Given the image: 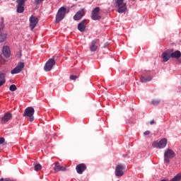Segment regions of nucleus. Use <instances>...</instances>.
I'll return each instance as SVG.
<instances>
[{
  "mask_svg": "<svg viewBox=\"0 0 181 181\" xmlns=\"http://www.w3.org/2000/svg\"><path fill=\"white\" fill-rule=\"evenodd\" d=\"M35 109L33 107H28L24 110L23 117H28V121L33 122L35 121Z\"/></svg>",
  "mask_w": 181,
  "mask_h": 181,
  "instance_id": "obj_1",
  "label": "nucleus"
},
{
  "mask_svg": "<svg viewBox=\"0 0 181 181\" xmlns=\"http://www.w3.org/2000/svg\"><path fill=\"white\" fill-rule=\"evenodd\" d=\"M64 16H66V8L65 7H61L56 15V21L55 23H59V22H61V21H63L64 19Z\"/></svg>",
  "mask_w": 181,
  "mask_h": 181,
  "instance_id": "obj_2",
  "label": "nucleus"
},
{
  "mask_svg": "<svg viewBox=\"0 0 181 181\" xmlns=\"http://www.w3.org/2000/svg\"><path fill=\"white\" fill-rule=\"evenodd\" d=\"M167 144H168V139H162L159 142L153 141L152 143V146H153V148H157L158 149H163V148L166 147Z\"/></svg>",
  "mask_w": 181,
  "mask_h": 181,
  "instance_id": "obj_3",
  "label": "nucleus"
},
{
  "mask_svg": "<svg viewBox=\"0 0 181 181\" xmlns=\"http://www.w3.org/2000/svg\"><path fill=\"white\" fill-rule=\"evenodd\" d=\"M116 4L118 6L117 12L119 13H124L127 11V4L124 3V0H117Z\"/></svg>",
  "mask_w": 181,
  "mask_h": 181,
  "instance_id": "obj_4",
  "label": "nucleus"
},
{
  "mask_svg": "<svg viewBox=\"0 0 181 181\" xmlns=\"http://www.w3.org/2000/svg\"><path fill=\"white\" fill-rule=\"evenodd\" d=\"M164 160L165 163H170V160L175 158V152L172 149H168L164 153Z\"/></svg>",
  "mask_w": 181,
  "mask_h": 181,
  "instance_id": "obj_5",
  "label": "nucleus"
},
{
  "mask_svg": "<svg viewBox=\"0 0 181 181\" xmlns=\"http://www.w3.org/2000/svg\"><path fill=\"white\" fill-rule=\"evenodd\" d=\"M56 64L54 59H49L45 64L44 70L45 71H50L53 69V66Z\"/></svg>",
  "mask_w": 181,
  "mask_h": 181,
  "instance_id": "obj_6",
  "label": "nucleus"
},
{
  "mask_svg": "<svg viewBox=\"0 0 181 181\" xmlns=\"http://www.w3.org/2000/svg\"><path fill=\"white\" fill-rule=\"evenodd\" d=\"M125 170V165H118L115 168V175L117 177H121V176L124 175V172Z\"/></svg>",
  "mask_w": 181,
  "mask_h": 181,
  "instance_id": "obj_7",
  "label": "nucleus"
},
{
  "mask_svg": "<svg viewBox=\"0 0 181 181\" xmlns=\"http://www.w3.org/2000/svg\"><path fill=\"white\" fill-rule=\"evenodd\" d=\"M98 13H100V7H96L92 11L91 18L93 21H99V19H101V16Z\"/></svg>",
  "mask_w": 181,
  "mask_h": 181,
  "instance_id": "obj_8",
  "label": "nucleus"
},
{
  "mask_svg": "<svg viewBox=\"0 0 181 181\" xmlns=\"http://www.w3.org/2000/svg\"><path fill=\"white\" fill-rule=\"evenodd\" d=\"M30 28L31 30H33L34 28H36L37 23H39V18L35 16H31L30 17Z\"/></svg>",
  "mask_w": 181,
  "mask_h": 181,
  "instance_id": "obj_9",
  "label": "nucleus"
},
{
  "mask_svg": "<svg viewBox=\"0 0 181 181\" xmlns=\"http://www.w3.org/2000/svg\"><path fill=\"white\" fill-rule=\"evenodd\" d=\"M25 67V64L23 62H19L16 67H15L13 70H11V74H18V73H21Z\"/></svg>",
  "mask_w": 181,
  "mask_h": 181,
  "instance_id": "obj_10",
  "label": "nucleus"
},
{
  "mask_svg": "<svg viewBox=\"0 0 181 181\" xmlns=\"http://www.w3.org/2000/svg\"><path fill=\"white\" fill-rule=\"evenodd\" d=\"M76 170L78 175H83L87 170V165L85 163L78 164L76 166Z\"/></svg>",
  "mask_w": 181,
  "mask_h": 181,
  "instance_id": "obj_11",
  "label": "nucleus"
},
{
  "mask_svg": "<svg viewBox=\"0 0 181 181\" xmlns=\"http://www.w3.org/2000/svg\"><path fill=\"white\" fill-rule=\"evenodd\" d=\"M5 25L3 23L0 24V43H4L6 40L7 35L5 33H1V30H4Z\"/></svg>",
  "mask_w": 181,
  "mask_h": 181,
  "instance_id": "obj_12",
  "label": "nucleus"
},
{
  "mask_svg": "<svg viewBox=\"0 0 181 181\" xmlns=\"http://www.w3.org/2000/svg\"><path fill=\"white\" fill-rule=\"evenodd\" d=\"M12 119V113L11 112H8L4 114V117L1 119V124H6L8 121Z\"/></svg>",
  "mask_w": 181,
  "mask_h": 181,
  "instance_id": "obj_13",
  "label": "nucleus"
},
{
  "mask_svg": "<svg viewBox=\"0 0 181 181\" xmlns=\"http://www.w3.org/2000/svg\"><path fill=\"white\" fill-rule=\"evenodd\" d=\"M54 165L53 168L54 172H64V170H66V167L60 165L59 162H56Z\"/></svg>",
  "mask_w": 181,
  "mask_h": 181,
  "instance_id": "obj_14",
  "label": "nucleus"
},
{
  "mask_svg": "<svg viewBox=\"0 0 181 181\" xmlns=\"http://www.w3.org/2000/svg\"><path fill=\"white\" fill-rule=\"evenodd\" d=\"M84 16V8L79 10L74 16V21H80Z\"/></svg>",
  "mask_w": 181,
  "mask_h": 181,
  "instance_id": "obj_15",
  "label": "nucleus"
},
{
  "mask_svg": "<svg viewBox=\"0 0 181 181\" xmlns=\"http://www.w3.org/2000/svg\"><path fill=\"white\" fill-rule=\"evenodd\" d=\"M161 57L163 59V62L164 63H166V62H168L169 59H170V50H168L166 52H164L162 54H161Z\"/></svg>",
  "mask_w": 181,
  "mask_h": 181,
  "instance_id": "obj_16",
  "label": "nucleus"
},
{
  "mask_svg": "<svg viewBox=\"0 0 181 181\" xmlns=\"http://www.w3.org/2000/svg\"><path fill=\"white\" fill-rule=\"evenodd\" d=\"M86 26H87V21L83 20L78 24V30L80 32H84V30H86Z\"/></svg>",
  "mask_w": 181,
  "mask_h": 181,
  "instance_id": "obj_17",
  "label": "nucleus"
},
{
  "mask_svg": "<svg viewBox=\"0 0 181 181\" xmlns=\"http://www.w3.org/2000/svg\"><path fill=\"white\" fill-rule=\"evenodd\" d=\"M97 43H98V40H92L90 46V52H96L98 47L97 46Z\"/></svg>",
  "mask_w": 181,
  "mask_h": 181,
  "instance_id": "obj_18",
  "label": "nucleus"
},
{
  "mask_svg": "<svg viewBox=\"0 0 181 181\" xmlns=\"http://www.w3.org/2000/svg\"><path fill=\"white\" fill-rule=\"evenodd\" d=\"M170 57L172 59H179V57H181V52H180V51L177 50V51L173 52V50L171 49V50H170Z\"/></svg>",
  "mask_w": 181,
  "mask_h": 181,
  "instance_id": "obj_19",
  "label": "nucleus"
},
{
  "mask_svg": "<svg viewBox=\"0 0 181 181\" xmlns=\"http://www.w3.org/2000/svg\"><path fill=\"white\" fill-rule=\"evenodd\" d=\"M3 54L4 57H9L11 56V49H9V47L4 46L3 47Z\"/></svg>",
  "mask_w": 181,
  "mask_h": 181,
  "instance_id": "obj_20",
  "label": "nucleus"
},
{
  "mask_svg": "<svg viewBox=\"0 0 181 181\" xmlns=\"http://www.w3.org/2000/svg\"><path fill=\"white\" fill-rule=\"evenodd\" d=\"M17 12L18 13H23V11H25V4L22 3H17Z\"/></svg>",
  "mask_w": 181,
  "mask_h": 181,
  "instance_id": "obj_21",
  "label": "nucleus"
},
{
  "mask_svg": "<svg viewBox=\"0 0 181 181\" xmlns=\"http://www.w3.org/2000/svg\"><path fill=\"white\" fill-rule=\"evenodd\" d=\"M5 77H6V74L2 72H0V87H2V86L5 84L6 81V80L5 79Z\"/></svg>",
  "mask_w": 181,
  "mask_h": 181,
  "instance_id": "obj_22",
  "label": "nucleus"
},
{
  "mask_svg": "<svg viewBox=\"0 0 181 181\" xmlns=\"http://www.w3.org/2000/svg\"><path fill=\"white\" fill-rule=\"evenodd\" d=\"M152 80V76H141L140 77V81L141 83H148V81H151Z\"/></svg>",
  "mask_w": 181,
  "mask_h": 181,
  "instance_id": "obj_23",
  "label": "nucleus"
},
{
  "mask_svg": "<svg viewBox=\"0 0 181 181\" xmlns=\"http://www.w3.org/2000/svg\"><path fill=\"white\" fill-rule=\"evenodd\" d=\"M180 180H181V175L177 174L170 181H180Z\"/></svg>",
  "mask_w": 181,
  "mask_h": 181,
  "instance_id": "obj_24",
  "label": "nucleus"
},
{
  "mask_svg": "<svg viewBox=\"0 0 181 181\" xmlns=\"http://www.w3.org/2000/svg\"><path fill=\"white\" fill-rule=\"evenodd\" d=\"M151 104L153 105H159V104H160V100H153L151 101Z\"/></svg>",
  "mask_w": 181,
  "mask_h": 181,
  "instance_id": "obj_25",
  "label": "nucleus"
},
{
  "mask_svg": "<svg viewBox=\"0 0 181 181\" xmlns=\"http://www.w3.org/2000/svg\"><path fill=\"white\" fill-rule=\"evenodd\" d=\"M40 169H42V165L37 164L35 165V170H36L37 172L40 170Z\"/></svg>",
  "mask_w": 181,
  "mask_h": 181,
  "instance_id": "obj_26",
  "label": "nucleus"
},
{
  "mask_svg": "<svg viewBox=\"0 0 181 181\" xmlns=\"http://www.w3.org/2000/svg\"><path fill=\"white\" fill-rule=\"evenodd\" d=\"M9 90H10V91H16V90H17L16 86V85H11L9 87Z\"/></svg>",
  "mask_w": 181,
  "mask_h": 181,
  "instance_id": "obj_27",
  "label": "nucleus"
},
{
  "mask_svg": "<svg viewBox=\"0 0 181 181\" xmlns=\"http://www.w3.org/2000/svg\"><path fill=\"white\" fill-rule=\"evenodd\" d=\"M43 1H45V0H35L34 4L35 5H40V4H42V2H43Z\"/></svg>",
  "mask_w": 181,
  "mask_h": 181,
  "instance_id": "obj_28",
  "label": "nucleus"
},
{
  "mask_svg": "<svg viewBox=\"0 0 181 181\" xmlns=\"http://www.w3.org/2000/svg\"><path fill=\"white\" fill-rule=\"evenodd\" d=\"M28 0H16L17 4H23L25 5V2Z\"/></svg>",
  "mask_w": 181,
  "mask_h": 181,
  "instance_id": "obj_29",
  "label": "nucleus"
},
{
  "mask_svg": "<svg viewBox=\"0 0 181 181\" xmlns=\"http://www.w3.org/2000/svg\"><path fill=\"white\" fill-rule=\"evenodd\" d=\"M76 78H78V77L77 76H76V75H71L70 76V79L71 80H76Z\"/></svg>",
  "mask_w": 181,
  "mask_h": 181,
  "instance_id": "obj_30",
  "label": "nucleus"
},
{
  "mask_svg": "<svg viewBox=\"0 0 181 181\" xmlns=\"http://www.w3.org/2000/svg\"><path fill=\"white\" fill-rule=\"evenodd\" d=\"M2 144H5V138L0 137V145H2Z\"/></svg>",
  "mask_w": 181,
  "mask_h": 181,
  "instance_id": "obj_31",
  "label": "nucleus"
},
{
  "mask_svg": "<svg viewBox=\"0 0 181 181\" xmlns=\"http://www.w3.org/2000/svg\"><path fill=\"white\" fill-rule=\"evenodd\" d=\"M151 134V131H146L144 133V135H149Z\"/></svg>",
  "mask_w": 181,
  "mask_h": 181,
  "instance_id": "obj_32",
  "label": "nucleus"
},
{
  "mask_svg": "<svg viewBox=\"0 0 181 181\" xmlns=\"http://www.w3.org/2000/svg\"><path fill=\"white\" fill-rule=\"evenodd\" d=\"M123 84H124V83L122 82V81H119L118 83V86H123Z\"/></svg>",
  "mask_w": 181,
  "mask_h": 181,
  "instance_id": "obj_33",
  "label": "nucleus"
},
{
  "mask_svg": "<svg viewBox=\"0 0 181 181\" xmlns=\"http://www.w3.org/2000/svg\"><path fill=\"white\" fill-rule=\"evenodd\" d=\"M150 124H151V125H153V124H155V120H151L150 122Z\"/></svg>",
  "mask_w": 181,
  "mask_h": 181,
  "instance_id": "obj_34",
  "label": "nucleus"
},
{
  "mask_svg": "<svg viewBox=\"0 0 181 181\" xmlns=\"http://www.w3.org/2000/svg\"><path fill=\"white\" fill-rule=\"evenodd\" d=\"M47 135H49V133H47Z\"/></svg>",
  "mask_w": 181,
  "mask_h": 181,
  "instance_id": "obj_35",
  "label": "nucleus"
},
{
  "mask_svg": "<svg viewBox=\"0 0 181 181\" xmlns=\"http://www.w3.org/2000/svg\"><path fill=\"white\" fill-rule=\"evenodd\" d=\"M13 1H15V0H13Z\"/></svg>",
  "mask_w": 181,
  "mask_h": 181,
  "instance_id": "obj_36",
  "label": "nucleus"
}]
</instances>
